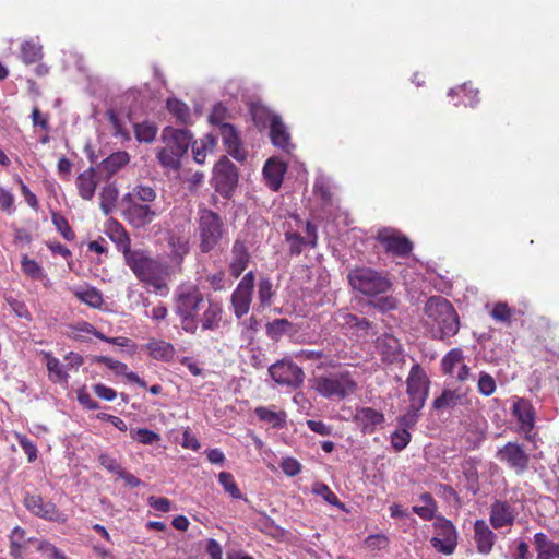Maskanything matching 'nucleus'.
Segmentation results:
<instances>
[{
  "label": "nucleus",
  "instance_id": "1",
  "mask_svg": "<svg viewBox=\"0 0 559 559\" xmlns=\"http://www.w3.org/2000/svg\"><path fill=\"white\" fill-rule=\"evenodd\" d=\"M424 323L435 338L453 336L459 331L457 314L441 296H432L427 300Z\"/></svg>",
  "mask_w": 559,
  "mask_h": 559
},
{
  "label": "nucleus",
  "instance_id": "2",
  "mask_svg": "<svg viewBox=\"0 0 559 559\" xmlns=\"http://www.w3.org/2000/svg\"><path fill=\"white\" fill-rule=\"evenodd\" d=\"M205 306L204 297L197 285L182 284L175 292V311L181 318L183 330L194 333L199 321L197 316Z\"/></svg>",
  "mask_w": 559,
  "mask_h": 559
},
{
  "label": "nucleus",
  "instance_id": "3",
  "mask_svg": "<svg viewBox=\"0 0 559 559\" xmlns=\"http://www.w3.org/2000/svg\"><path fill=\"white\" fill-rule=\"evenodd\" d=\"M124 262L141 282L152 286L156 292L166 289L165 267L145 250L134 249L124 258Z\"/></svg>",
  "mask_w": 559,
  "mask_h": 559
},
{
  "label": "nucleus",
  "instance_id": "4",
  "mask_svg": "<svg viewBox=\"0 0 559 559\" xmlns=\"http://www.w3.org/2000/svg\"><path fill=\"white\" fill-rule=\"evenodd\" d=\"M352 287L361 294L376 297L390 290L392 283L382 273L369 267H357L348 273Z\"/></svg>",
  "mask_w": 559,
  "mask_h": 559
},
{
  "label": "nucleus",
  "instance_id": "5",
  "mask_svg": "<svg viewBox=\"0 0 559 559\" xmlns=\"http://www.w3.org/2000/svg\"><path fill=\"white\" fill-rule=\"evenodd\" d=\"M312 386L322 396L335 400H342L356 390V383L346 373L316 377Z\"/></svg>",
  "mask_w": 559,
  "mask_h": 559
},
{
  "label": "nucleus",
  "instance_id": "6",
  "mask_svg": "<svg viewBox=\"0 0 559 559\" xmlns=\"http://www.w3.org/2000/svg\"><path fill=\"white\" fill-rule=\"evenodd\" d=\"M200 249L206 253L213 250L223 237V222L215 212L202 209L199 211Z\"/></svg>",
  "mask_w": 559,
  "mask_h": 559
},
{
  "label": "nucleus",
  "instance_id": "7",
  "mask_svg": "<svg viewBox=\"0 0 559 559\" xmlns=\"http://www.w3.org/2000/svg\"><path fill=\"white\" fill-rule=\"evenodd\" d=\"M253 119L257 123L261 124L269 122L272 143L286 152L290 151L293 147L290 135L280 116L261 107L253 110Z\"/></svg>",
  "mask_w": 559,
  "mask_h": 559
},
{
  "label": "nucleus",
  "instance_id": "8",
  "mask_svg": "<svg viewBox=\"0 0 559 559\" xmlns=\"http://www.w3.org/2000/svg\"><path fill=\"white\" fill-rule=\"evenodd\" d=\"M430 380L419 364H414L406 379L409 404L424 406L429 394Z\"/></svg>",
  "mask_w": 559,
  "mask_h": 559
},
{
  "label": "nucleus",
  "instance_id": "9",
  "mask_svg": "<svg viewBox=\"0 0 559 559\" xmlns=\"http://www.w3.org/2000/svg\"><path fill=\"white\" fill-rule=\"evenodd\" d=\"M433 528L436 535L430 540L432 547L443 555H452L457 545V533L452 522L443 516H436Z\"/></svg>",
  "mask_w": 559,
  "mask_h": 559
},
{
  "label": "nucleus",
  "instance_id": "10",
  "mask_svg": "<svg viewBox=\"0 0 559 559\" xmlns=\"http://www.w3.org/2000/svg\"><path fill=\"white\" fill-rule=\"evenodd\" d=\"M43 360L47 366L49 380L53 383L67 382L69 377L68 370L83 362L82 357L75 352H70L64 355L63 361H60V359L53 357L50 353H46Z\"/></svg>",
  "mask_w": 559,
  "mask_h": 559
},
{
  "label": "nucleus",
  "instance_id": "11",
  "mask_svg": "<svg viewBox=\"0 0 559 559\" xmlns=\"http://www.w3.org/2000/svg\"><path fill=\"white\" fill-rule=\"evenodd\" d=\"M254 287V274L248 272L238 283L236 289L231 294V307L235 316L239 319L247 314L252 301V292Z\"/></svg>",
  "mask_w": 559,
  "mask_h": 559
},
{
  "label": "nucleus",
  "instance_id": "12",
  "mask_svg": "<svg viewBox=\"0 0 559 559\" xmlns=\"http://www.w3.org/2000/svg\"><path fill=\"white\" fill-rule=\"evenodd\" d=\"M496 457L507 464L508 467L513 469L516 474H523L528 467V454L522 445L514 442H508L504 447L499 449Z\"/></svg>",
  "mask_w": 559,
  "mask_h": 559
},
{
  "label": "nucleus",
  "instance_id": "13",
  "mask_svg": "<svg viewBox=\"0 0 559 559\" xmlns=\"http://www.w3.org/2000/svg\"><path fill=\"white\" fill-rule=\"evenodd\" d=\"M24 504L29 512L41 519L58 523H64L67 521L66 515L59 512L55 503L44 501L39 495L27 493L24 498Z\"/></svg>",
  "mask_w": 559,
  "mask_h": 559
},
{
  "label": "nucleus",
  "instance_id": "14",
  "mask_svg": "<svg viewBox=\"0 0 559 559\" xmlns=\"http://www.w3.org/2000/svg\"><path fill=\"white\" fill-rule=\"evenodd\" d=\"M269 373L272 379L280 383L290 386H299L304 381V372L301 368L290 361H277L270 366Z\"/></svg>",
  "mask_w": 559,
  "mask_h": 559
},
{
  "label": "nucleus",
  "instance_id": "15",
  "mask_svg": "<svg viewBox=\"0 0 559 559\" xmlns=\"http://www.w3.org/2000/svg\"><path fill=\"white\" fill-rule=\"evenodd\" d=\"M216 189L222 194H228L238 182V173L227 157H222L214 167Z\"/></svg>",
  "mask_w": 559,
  "mask_h": 559
},
{
  "label": "nucleus",
  "instance_id": "16",
  "mask_svg": "<svg viewBox=\"0 0 559 559\" xmlns=\"http://www.w3.org/2000/svg\"><path fill=\"white\" fill-rule=\"evenodd\" d=\"M123 216L126 221L134 228H144L150 225L158 215L154 205H143L138 203H123Z\"/></svg>",
  "mask_w": 559,
  "mask_h": 559
},
{
  "label": "nucleus",
  "instance_id": "17",
  "mask_svg": "<svg viewBox=\"0 0 559 559\" xmlns=\"http://www.w3.org/2000/svg\"><path fill=\"white\" fill-rule=\"evenodd\" d=\"M192 133L186 129L166 127L162 132V142L165 146L183 157L192 143Z\"/></svg>",
  "mask_w": 559,
  "mask_h": 559
},
{
  "label": "nucleus",
  "instance_id": "18",
  "mask_svg": "<svg viewBox=\"0 0 559 559\" xmlns=\"http://www.w3.org/2000/svg\"><path fill=\"white\" fill-rule=\"evenodd\" d=\"M377 239L388 252L395 255H406L412 250L411 241L400 231L384 228L378 233Z\"/></svg>",
  "mask_w": 559,
  "mask_h": 559
},
{
  "label": "nucleus",
  "instance_id": "19",
  "mask_svg": "<svg viewBox=\"0 0 559 559\" xmlns=\"http://www.w3.org/2000/svg\"><path fill=\"white\" fill-rule=\"evenodd\" d=\"M219 132L228 154L236 160L243 162L247 157V152L243 148L235 128L229 123H222Z\"/></svg>",
  "mask_w": 559,
  "mask_h": 559
},
{
  "label": "nucleus",
  "instance_id": "20",
  "mask_svg": "<svg viewBox=\"0 0 559 559\" xmlns=\"http://www.w3.org/2000/svg\"><path fill=\"white\" fill-rule=\"evenodd\" d=\"M354 421L364 433L370 435L384 423V415L372 407H360L356 409Z\"/></svg>",
  "mask_w": 559,
  "mask_h": 559
},
{
  "label": "nucleus",
  "instance_id": "21",
  "mask_svg": "<svg viewBox=\"0 0 559 559\" xmlns=\"http://www.w3.org/2000/svg\"><path fill=\"white\" fill-rule=\"evenodd\" d=\"M515 511L507 501L497 500L490 508V524L496 528L511 526L515 520Z\"/></svg>",
  "mask_w": 559,
  "mask_h": 559
},
{
  "label": "nucleus",
  "instance_id": "22",
  "mask_svg": "<svg viewBox=\"0 0 559 559\" xmlns=\"http://www.w3.org/2000/svg\"><path fill=\"white\" fill-rule=\"evenodd\" d=\"M474 539L478 552L488 555L493 547L496 534L484 520H476L474 523Z\"/></svg>",
  "mask_w": 559,
  "mask_h": 559
},
{
  "label": "nucleus",
  "instance_id": "23",
  "mask_svg": "<svg viewBox=\"0 0 559 559\" xmlns=\"http://www.w3.org/2000/svg\"><path fill=\"white\" fill-rule=\"evenodd\" d=\"M157 199V192L154 187L138 183L127 194L123 195V203H138L143 205H154Z\"/></svg>",
  "mask_w": 559,
  "mask_h": 559
},
{
  "label": "nucleus",
  "instance_id": "24",
  "mask_svg": "<svg viewBox=\"0 0 559 559\" xmlns=\"http://www.w3.org/2000/svg\"><path fill=\"white\" fill-rule=\"evenodd\" d=\"M533 545L536 559H559V544L551 540L545 533L534 534Z\"/></svg>",
  "mask_w": 559,
  "mask_h": 559
},
{
  "label": "nucleus",
  "instance_id": "25",
  "mask_svg": "<svg viewBox=\"0 0 559 559\" xmlns=\"http://www.w3.org/2000/svg\"><path fill=\"white\" fill-rule=\"evenodd\" d=\"M97 185V168L94 167H90L82 171L76 178L79 195L87 201L93 199Z\"/></svg>",
  "mask_w": 559,
  "mask_h": 559
},
{
  "label": "nucleus",
  "instance_id": "26",
  "mask_svg": "<svg viewBox=\"0 0 559 559\" xmlns=\"http://www.w3.org/2000/svg\"><path fill=\"white\" fill-rule=\"evenodd\" d=\"M286 166L284 163L270 158L263 168V176L266 185L274 191H277L283 182Z\"/></svg>",
  "mask_w": 559,
  "mask_h": 559
},
{
  "label": "nucleus",
  "instance_id": "27",
  "mask_svg": "<svg viewBox=\"0 0 559 559\" xmlns=\"http://www.w3.org/2000/svg\"><path fill=\"white\" fill-rule=\"evenodd\" d=\"M250 260V254L247 247L240 240H236L231 249V262L230 273L234 277L240 276V274L247 269Z\"/></svg>",
  "mask_w": 559,
  "mask_h": 559
},
{
  "label": "nucleus",
  "instance_id": "28",
  "mask_svg": "<svg viewBox=\"0 0 559 559\" xmlns=\"http://www.w3.org/2000/svg\"><path fill=\"white\" fill-rule=\"evenodd\" d=\"M464 396L465 393L460 389H445L440 396L433 400L432 407L436 411L454 408L456 405L462 404Z\"/></svg>",
  "mask_w": 559,
  "mask_h": 559
},
{
  "label": "nucleus",
  "instance_id": "29",
  "mask_svg": "<svg viewBox=\"0 0 559 559\" xmlns=\"http://www.w3.org/2000/svg\"><path fill=\"white\" fill-rule=\"evenodd\" d=\"M130 160V156L124 151H118L109 155L106 159H104L97 167L98 170L105 171L107 177L112 176L118 170H120L123 166H126Z\"/></svg>",
  "mask_w": 559,
  "mask_h": 559
},
{
  "label": "nucleus",
  "instance_id": "30",
  "mask_svg": "<svg viewBox=\"0 0 559 559\" xmlns=\"http://www.w3.org/2000/svg\"><path fill=\"white\" fill-rule=\"evenodd\" d=\"M254 413L261 421L271 424L274 428H282L286 424V413L277 411L275 406H259L254 409Z\"/></svg>",
  "mask_w": 559,
  "mask_h": 559
},
{
  "label": "nucleus",
  "instance_id": "31",
  "mask_svg": "<svg viewBox=\"0 0 559 559\" xmlns=\"http://www.w3.org/2000/svg\"><path fill=\"white\" fill-rule=\"evenodd\" d=\"M513 413L521 424L523 430H531L534 426V411L526 400H519L513 405Z\"/></svg>",
  "mask_w": 559,
  "mask_h": 559
},
{
  "label": "nucleus",
  "instance_id": "32",
  "mask_svg": "<svg viewBox=\"0 0 559 559\" xmlns=\"http://www.w3.org/2000/svg\"><path fill=\"white\" fill-rule=\"evenodd\" d=\"M203 314L200 319L203 330H213L218 326L222 320V307L219 304L209 300L206 308H203Z\"/></svg>",
  "mask_w": 559,
  "mask_h": 559
},
{
  "label": "nucleus",
  "instance_id": "33",
  "mask_svg": "<svg viewBox=\"0 0 559 559\" xmlns=\"http://www.w3.org/2000/svg\"><path fill=\"white\" fill-rule=\"evenodd\" d=\"M336 321L342 328L355 329L357 332L367 333L370 329V322L368 320L346 311L338 312Z\"/></svg>",
  "mask_w": 559,
  "mask_h": 559
},
{
  "label": "nucleus",
  "instance_id": "34",
  "mask_svg": "<svg viewBox=\"0 0 559 559\" xmlns=\"http://www.w3.org/2000/svg\"><path fill=\"white\" fill-rule=\"evenodd\" d=\"M420 506H414L413 512L420 516L423 520L429 521L436 518L435 513L437 511V503L433 500L432 496L428 492H425L419 496Z\"/></svg>",
  "mask_w": 559,
  "mask_h": 559
},
{
  "label": "nucleus",
  "instance_id": "35",
  "mask_svg": "<svg viewBox=\"0 0 559 559\" xmlns=\"http://www.w3.org/2000/svg\"><path fill=\"white\" fill-rule=\"evenodd\" d=\"M275 292L273 289V284L270 278L263 277L258 283V305L257 309L262 310L266 307H270L273 301V297Z\"/></svg>",
  "mask_w": 559,
  "mask_h": 559
},
{
  "label": "nucleus",
  "instance_id": "36",
  "mask_svg": "<svg viewBox=\"0 0 559 559\" xmlns=\"http://www.w3.org/2000/svg\"><path fill=\"white\" fill-rule=\"evenodd\" d=\"M157 159L163 168L176 171L181 166V156L178 155L175 151H171L167 146H163L157 152Z\"/></svg>",
  "mask_w": 559,
  "mask_h": 559
},
{
  "label": "nucleus",
  "instance_id": "37",
  "mask_svg": "<svg viewBox=\"0 0 559 559\" xmlns=\"http://www.w3.org/2000/svg\"><path fill=\"white\" fill-rule=\"evenodd\" d=\"M43 57L41 46L32 39L24 41L21 46V58L26 64L35 63Z\"/></svg>",
  "mask_w": 559,
  "mask_h": 559
},
{
  "label": "nucleus",
  "instance_id": "38",
  "mask_svg": "<svg viewBox=\"0 0 559 559\" xmlns=\"http://www.w3.org/2000/svg\"><path fill=\"white\" fill-rule=\"evenodd\" d=\"M100 359L104 362H106V365L116 373L123 374L130 382H134L141 388H146V382L143 379H141L136 373L128 372V367L126 364L109 359L107 357H102Z\"/></svg>",
  "mask_w": 559,
  "mask_h": 559
},
{
  "label": "nucleus",
  "instance_id": "39",
  "mask_svg": "<svg viewBox=\"0 0 559 559\" xmlns=\"http://www.w3.org/2000/svg\"><path fill=\"white\" fill-rule=\"evenodd\" d=\"M118 199V190L114 185H107L100 192V209L105 215L111 213Z\"/></svg>",
  "mask_w": 559,
  "mask_h": 559
},
{
  "label": "nucleus",
  "instance_id": "40",
  "mask_svg": "<svg viewBox=\"0 0 559 559\" xmlns=\"http://www.w3.org/2000/svg\"><path fill=\"white\" fill-rule=\"evenodd\" d=\"M167 109L178 122L187 123L190 120L191 115L189 107L177 98H169L167 100Z\"/></svg>",
  "mask_w": 559,
  "mask_h": 559
},
{
  "label": "nucleus",
  "instance_id": "41",
  "mask_svg": "<svg viewBox=\"0 0 559 559\" xmlns=\"http://www.w3.org/2000/svg\"><path fill=\"white\" fill-rule=\"evenodd\" d=\"M111 239L116 243L119 251L122 252L123 258L129 255L134 249H131V240L121 225L116 224L115 230L111 234Z\"/></svg>",
  "mask_w": 559,
  "mask_h": 559
},
{
  "label": "nucleus",
  "instance_id": "42",
  "mask_svg": "<svg viewBox=\"0 0 559 559\" xmlns=\"http://www.w3.org/2000/svg\"><path fill=\"white\" fill-rule=\"evenodd\" d=\"M134 133L139 142L151 143L157 135V127L153 122L144 121L134 126Z\"/></svg>",
  "mask_w": 559,
  "mask_h": 559
},
{
  "label": "nucleus",
  "instance_id": "43",
  "mask_svg": "<svg viewBox=\"0 0 559 559\" xmlns=\"http://www.w3.org/2000/svg\"><path fill=\"white\" fill-rule=\"evenodd\" d=\"M424 406H415V404H409L406 413L397 418V423L400 429H408L413 428L419 418V412Z\"/></svg>",
  "mask_w": 559,
  "mask_h": 559
},
{
  "label": "nucleus",
  "instance_id": "44",
  "mask_svg": "<svg viewBox=\"0 0 559 559\" xmlns=\"http://www.w3.org/2000/svg\"><path fill=\"white\" fill-rule=\"evenodd\" d=\"M218 481L224 487L225 491L235 499H242V493L235 483L234 476L228 472H221L218 474Z\"/></svg>",
  "mask_w": 559,
  "mask_h": 559
},
{
  "label": "nucleus",
  "instance_id": "45",
  "mask_svg": "<svg viewBox=\"0 0 559 559\" xmlns=\"http://www.w3.org/2000/svg\"><path fill=\"white\" fill-rule=\"evenodd\" d=\"M78 298L91 307L98 308L103 304V297L99 290L90 287L75 293Z\"/></svg>",
  "mask_w": 559,
  "mask_h": 559
},
{
  "label": "nucleus",
  "instance_id": "46",
  "mask_svg": "<svg viewBox=\"0 0 559 559\" xmlns=\"http://www.w3.org/2000/svg\"><path fill=\"white\" fill-rule=\"evenodd\" d=\"M82 331H85L87 333H91V334L102 338L103 341L106 342V344L108 346H112V347H131L132 346L131 340L123 337V336L105 337L103 334L95 332L93 326L90 324H84V329H82Z\"/></svg>",
  "mask_w": 559,
  "mask_h": 559
},
{
  "label": "nucleus",
  "instance_id": "47",
  "mask_svg": "<svg viewBox=\"0 0 559 559\" xmlns=\"http://www.w3.org/2000/svg\"><path fill=\"white\" fill-rule=\"evenodd\" d=\"M168 245L171 249L173 259L177 261H180L189 251L188 241L180 237H169Z\"/></svg>",
  "mask_w": 559,
  "mask_h": 559
},
{
  "label": "nucleus",
  "instance_id": "48",
  "mask_svg": "<svg viewBox=\"0 0 559 559\" xmlns=\"http://www.w3.org/2000/svg\"><path fill=\"white\" fill-rule=\"evenodd\" d=\"M290 322L286 319H277L266 325V333L270 337L278 340L290 330Z\"/></svg>",
  "mask_w": 559,
  "mask_h": 559
},
{
  "label": "nucleus",
  "instance_id": "49",
  "mask_svg": "<svg viewBox=\"0 0 559 559\" xmlns=\"http://www.w3.org/2000/svg\"><path fill=\"white\" fill-rule=\"evenodd\" d=\"M462 362L461 352H448L441 364L443 373L450 376L455 374V368H457Z\"/></svg>",
  "mask_w": 559,
  "mask_h": 559
},
{
  "label": "nucleus",
  "instance_id": "50",
  "mask_svg": "<svg viewBox=\"0 0 559 559\" xmlns=\"http://www.w3.org/2000/svg\"><path fill=\"white\" fill-rule=\"evenodd\" d=\"M130 436L132 439L139 441L142 444H153L160 440L158 433L146 428L131 429Z\"/></svg>",
  "mask_w": 559,
  "mask_h": 559
},
{
  "label": "nucleus",
  "instance_id": "51",
  "mask_svg": "<svg viewBox=\"0 0 559 559\" xmlns=\"http://www.w3.org/2000/svg\"><path fill=\"white\" fill-rule=\"evenodd\" d=\"M313 492L318 496H321L328 503L332 506H337L340 508H343V503L340 502L336 495L325 485L322 483H317L313 486Z\"/></svg>",
  "mask_w": 559,
  "mask_h": 559
},
{
  "label": "nucleus",
  "instance_id": "52",
  "mask_svg": "<svg viewBox=\"0 0 559 559\" xmlns=\"http://www.w3.org/2000/svg\"><path fill=\"white\" fill-rule=\"evenodd\" d=\"M22 270L33 280H41L44 277V272L40 265L36 261L26 257L22 260Z\"/></svg>",
  "mask_w": 559,
  "mask_h": 559
},
{
  "label": "nucleus",
  "instance_id": "53",
  "mask_svg": "<svg viewBox=\"0 0 559 559\" xmlns=\"http://www.w3.org/2000/svg\"><path fill=\"white\" fill-rule=\"evenodd\" d=\"M411 441V433L406 429H397L391 435V444L396 451L405 449Z\"/></svg>",
  "mask_w": 559,
  "mask_h": 559
},
{
  "label": "nucleus",
  "instance_id": "54",
  "mask_svg": "<svg viewBox=\"0 0 559 559\" xmlns=\"http://www.w3.org/2000/svg\"><path fill=\"white\" fill-rule=\"evenodd\" d=\"M371 305L381 312H386L396 309L399 306V300L392 295H386L377 298L371 302Z\"/></svg>",
  "mask_w": 559,
  "mask_h": 559
},
{
  "label": "nucleus",
  "instance_id": "55",
  "mask_svg": "<svg viewBox=\"0 0 559 559\" xmlns=\"http://www.w3.org/2000/svg\"><path fill=\"white\" fill-rule=\"evenodd\" d=\"M15 438L27 455L28 462H34L37 459V447L25 436L15 433Z\"/></svg>",
  "mask_w": 559,
  "mask_h": 559
},
{
  "label": "nucleus",
  "instance_id": "56",
  "mask_svg": "<svg viewBox=\"0 0 559 559\" xmlns=\"http://www.w3.org/2000/svg\"><path fill=\"white\" fill-rule=\"evenodd\" d=\"M52 223L67 240H72L74 238V233L72 231L68 221L63 216L53 213Z\"/></svg>",
  "mask_w": 559,
  "mask_h": 559
},
{
  "label": "nucleus",
  "instance_id": "57",
  "mask_svg": "<svg viewBox=\"0 0 559 559\" xmlns=\"http://www.w3.org/2000/svg\"><path fill=\"white\" fill-rule=\"evenodd\" d=\"M496 390V382L488 373H481L478 379V391L485 395H491Z\"/></svg>",
  "mask_w": 559,
  "mask_h": 559
},
{
  "label": "nucleus",
  "instance_id": "58",
  "mask_svg": "<svg viewBox=\"0 0 559 559\" xmlns=\"http://www.w3.org/2000/svg\"><path fill=\"white\" fill-rule=\"evenodd\" d=\"M490 313L496 321L500 322H509L512 314L511 309L503 302L496 304Z\"/></svg>",
  "mask_w": 559,
  "mask_h": 559
},
{
  "label": "nucleus",
  "instance_id": "59",
  "mask_svg": "<svg viewBox=\"0 0 559 559\" xmlns=\"http://www.w3.org/2000/svg\"><path fill=\"white\" fill-rule=\"evenodd\" d=\"M98 461H99V464L110 473L118 475L119 472L122 469V467L118 463V461L114 456H111L107 453L100 454L98 457Z\"/></svg>",
  "mask_w": 559,
  "mask_h": 559
},
{
  "label": "nucleus",
  "instance_id": "60",
  "mask_svg": "<svg viewBox=\"0 0 559 559\" xmlns=\"http://www.w3.org/2000/svg\"><path fill=\"white\" fill-rule=\"evenodd\" d=\"M286 240L290 246V252L293 254H299L302 250V246L308 243L305 238L295 233H287Z\"/></svg>",
  "mask_w": 559,
  "mask_h": 559
},
{
  "label": "nucleus",
  "instance_id": "61",
  "mask_svg": "<svg viewBox=\"0 0 559 559\" xmlns=\"http://www.w3.org/2000/svg\"><path fill=\"white\" fill-rule=\"evenodd\" d=\"M378 349H400L401 344L397 338L390 334H384L377 340Z\"/></svg>",
  "mask_w": 559,
  "mask_h": 559
},
{
  "label": "nucleus",
  "instance_id": "62",
  "mask_svg": "<svg viewBox=\"0 0 559 559\" xmlns=\"http://www.w3.org/2000/svg\"><path fill=\"white\" fill-rule=\"evenodd\" d=\"M282 468L286 475L296 476L300 473L301 465L297 460L289 457L283 461Z\"/></svg>",
  "mask_w": 559,
  "mask_h": 559
},
{
  "label": "nucleus",
  "instance_id": "63",
  "mask_svg": "<svg viewBox=\"0 0 559 559\" xmlns=\"http://www.w3.org/2000/svg\"><path fill=\"white\" fill-rule=\"evenodd\" d=\"M14 197L8 190L0 188V209L11 213L13 210Z\"/></svg>",
  "mask_w": 559,
  "mask_h": 559
},
{
  "label": "nucleus",
  "instance_id": "64",
  "mask_svg": "<svg viewBox=\"0 0 559 559\" xmlns=\"http://www.w3.org/2000/svg\"><path fill=\"white\" fill-rule=\"evenodd\" d=\"M94 393L103 399V400H106V401H112L115 400L116 397V391L111 388H108L102 383H98V384H95L94 385Z\"/></svg>",
  "mask_w": 559,
  "mask_h": 559
}]
</instances>
